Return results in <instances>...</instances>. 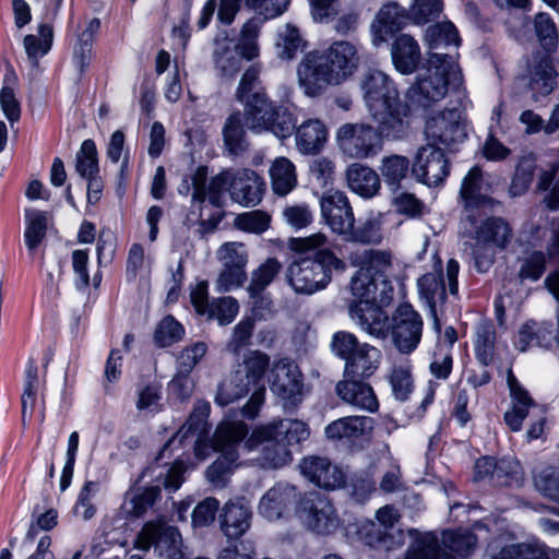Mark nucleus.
I'll list each match as a JSON object with an SVG mask.
<instances>
[{
    "label": "nucleus",
    "mask_w": 559,
    "mask_h": 559,
    "mask_svg": "<svg viewBox=\"0 0 559 559\" xmlns=\"http://www.w3.org/2000/svg\"><path fill=\"white\" fill-rule=\"evenodd\" d=\"M281 269L282 265L277 259L269 258L253 270L251 272L249 285L247 286V292L250 298H261L262 293L278 275Z\"/></svg>",
    "instance_id": "40"
},
{
    "label": "nucleus",
    "mask_w": 559,
    "mask_h": 559,
    "mask_svg": "<svg viewBox=\"0 0 559 559\" xmlns=\"http://www.w3.org/2000/svg\"><path fill=\"white\" fill-rule=\"evenodd\" d=\"M214 62L222 76L231 78L241 69V58L227 38L215 41Z\"/></svg>",
    "instance_id": "41"
},
{
    "label": "nucleus",
    "mask_w": 559,
    "mask_h": 559,
    "mask_svg": "<svg viewBox=\"0 0 559 559\" xmlns=\"http://www.w3.org/2000/svg\"><path fill=\"white\" fill-rule=\"evenodd\" d=\"M270 223L271 216L260 210L238 214L234 219L237 229L252 234L264 233L270 227Z\"/></svg>",
    "instance_id": "60"
},
{
    "label": "nucleus",
    "mask_w": 559,
    "mask_h": 559,
    "mask_svg": "<svg viewBox=\"0 0 559 559\" xmlns=\"http://www.w3.org/2000/svg\"><path fill=\"white\" fill-rule=\"evenodd\" d=\"M440 551L437 537L427 533L414 539L404 559H437L440 557Z\"/></svg>",
    "instance_id": "56"
},
{
    "label": "nucleus",
    "mask_w": 559,
    "mask_h": 559,
    "mask_svg": "<svg viewBox=\"0 0 559 559\" xmlns=\"http://www.w3.org/2000/svg\"><path fill=\"white\" fill-rule=\"evenodd\" d=\"M507 382L511 393L512 407L506 412L504 421L512 431H520L522 421L528 416L530 409L536 407V404L511 370L508 371Z\"/></svg>",
    "instance_id": "29"
},
{
    "label": "nucleus",
    "mask_w": 559,
    "mask_h": 559,
    "mask_svg": "<svg viewBox=\"0 0 559 559\" xmlns=\"http://www.w3.org/2000/svg\"><path fill=\"white\" fill-rule=\"evenodd\" d=\"M52 40L53 29L52 26L48 24H40L38 26V36L26 35L24 37V48L34 67L38 64V59L50 50Z\"/></svg>",
    "instance_id": "44"
},
{
    "label": "nucleus",
    "mask_w": 559,
    "mask_h": 559,
    "mask_svg": "<svg viewBox=\"0 0 559 559\" xmlns=\"http://www.w3.org/2000/svg\"><path fill=\"white\" fill-rule=\"evenodd\" d=\"M344 271L346 264L332 251L321 249L314 258H304L292 262L286 270L287 284L297 295H313L326 288L331 270Z\"/></svg>",
    "instance_id": "3"
},
{
    "label": "nucleus",
    "mask_w": 559,
    "mask_h": 559,
    "mask_svg": "<svg viewBox=\"0 0 559 559\" xmlns=\"http://www.w3.org/2000/svg\"><path fill=\"white\" fill-rule=\"evenodd\" d=\"M154 550L160 559H186L181 534L164 519L147 522L135 539V547Z\"/></svg>",
    "instance_id": "8"
},
{
    "label": "nucleus",
    "mask_w": 559,
    "mask_h": 559,
    "mask_svg": "<svg viewBox=\"0 0 559 559\" xmlns=\"http://www.w3.org/2000/svg\"><path fill=\"white\" fill-rule=\"evenodd\" d=\"M245 448L249 452H257L254 460L263 468H280L292 461L287 443L270 425L255 428L246 440Z\"/></svg>",
    "instance_id": "9"
},
{
    "label": "nucleus",
    "mask_w": 559,
    "mask_h": 559,
    "mask_svg": "<svg viewBox=\"0 0 559 559\" xmlns=\"http://www.w3.org/2000/svg\"><path fill=\"white\" fill-rule=\"evenodd\" d=\"M248 433L242 421L221 423L213 437V447L222 454L206 468L205 477L213 488H224L234 473L238 460L235 445Z\"/></svg>",
    "instance_id": "5"
},
{
    "label": "nucleus",
    "mask_w": 559,
    "mask_h": 559,
    "mask_svg": "<svg viewBox=\"0 0 559 559\" xmlns=\"http://www.w3.org/2000/svg\"><path fill=\"white\" fill-rule=\"evenodd\" d=\"M408 15L404 8L392 2L383 5L371 23L372 44L380 46L394 32L399 31Z\"/></svg>",
    "instance_id": "28"
},
{
    "label": "nucleus",
    "mask_w": 559,
    "mask_h": 559,
    "mask_svg": "<svg viewBox=\"0 0 559 559\" xmlns=\"http://www.w3.org/2000/svg\"><path fill=\"white\" fill-rule=\"evenodd\" d=\"M340 150L354 159H366L377 155L382 147L377 130L367 123H344L336 132Z\"/></svg>",
    "instance_id": "10"
},
{
    "label": "nucleus",
    "mask_w": 559,
    "mask_h": 559,
    "mask_svg": "<svg viewBox=\"0 0 559 559\" xmlns=\"http://www.w3.org/2000/svg\"><path fill=\"white\" fill-rule=\"evenodd\" d=\"M462 82L457 53L433 52L420 67L415 83L407 91V98L413 105L425 108L441 100L450 86L457 88Z\"/></svg>",
    "instance_id": "2"
},
{
    "label": "nucleus",
    "mask_w": 559,
    "mask_h": 559,
    "mask_svg": "<svg viewBox=\"0 0 559 559\" xmlns=\"http://www.w3.org/2000/svg\"><path fill=\"white\" fill-rule=\"evenodd\" d=\"M392 320L391 335L394 345L403 354L412 353L421 338L420 316L409 305H401Z\"/></svg>",
    "instance_id": "13"
},
{
    "label": "nucleus",
    "mask_w": 559,
    "mask_h": 559,
    "mask_svg": "<svg viewBox=\"0 0 559 559\" xmlns=\"http://www.w3.org/2000/svg\"><path fill=\"white\" fill-rule=\"evenodd\" d=\"M381 353L378 348L369 344H361L356 350L354 357L345 365L344 377L346 378H367L370 377L379 367Z\"/></svg>",
    "instance_id": "34"
},
{
    "label": "nucleus",
    "mask_w": 559,
    "mask_h": 559,
    "mask_svg": "<svg viewBox=\"0 0 559 559\" xmlns=\"http://www.w3.org/2000/svg\"><path fill=\"white\" fill-rule=\"evenodd\" d=\"M360 88L369 114H380L386 105L400 100L392 80L382 71L368 70L360 80Z\"/></svg>",
    "instance_id": "12"
},
{
    "label": "nucleus",
    "mask_w": 559,
    "mask_h": 559,
    "mask_svg": "<svg viewBox=\"0 0 559 559\" xmlns=\"http://www.w3.org/2000/svg\"><path fill=\"white\" fill-rule=\"evenodd\" d=\"M239 311L238 301L230 296L213 299L210 304V319H216L221 325H227L233 322Z\"/></svg>",
    "instance_id": "62"
},
{
    "label": "nucleus",
    "mask_w": 559,
    "mask_h": 559,
    "mask_svg": "<svg viewBox=\"0 0 559 559\" xmlns=\"http://www.w3.org/2000/svg\"><path fill=\"white\" fill-rule=\"evenodd\" d=\"M263 187L262 179L251 169L231 171L229 176L230 197L245 206H253L261 201Z\"/></svg>",
    "instance_id": "18"
},
{
    "label": "nucleus",
    "mask_w": 559,
    "mask_h": 559,
    "mask_svg": "<svg viewBox=\"0 0 559 559\" xmlns=\"http://www.w3.org/2000/svg\"><path fill=\"white\" fill-rule=\"evenodd\" d=\"M183 334L182 325L174 317L167 316L156 325L154 342L158 347H167L181 341Z\"/></svg>",
    "instance_id": "57"
},
{
    "label": "nucleus",
    "mask_w": 559,
    "mask_h": 559,
    "mask_svg": "<svg viewBox=\"0 0 559 559\" xmlns=\"http://www.w3.org/2000/svg\"><path fill=\"white\" fill-rule=\"evenodd\" d=\"M210 408L211 407L209 402L198 401L187 421L181 426L177 433L165 444V447L162 450V454L167 450V448L170 444L175 442H178L179 444H185L186 442L191 441L194 445L201 443L207 437V417L210 414Z\"/></svg>",
    "instance_id": "19"
},
{
    "label": "nucleus",
    "mask_w": 559,
    "mask_h": 559,
    "mask_svg": "<svg viewBox=\"0 0 559 559\" xmlns=\"http://www.w3.org/2000/svg\"><path fill=\"white\" fill-rule=\"evenodd\" d=\"M321 215L330 229L342 236L350 231L355 216L349 200L343 191L328 190L320 198Z\"/></svg>",
    "instance_id": "14"
},
{
    "label": "nucleus",
    "mask_w": 559,
    "mask_h": 559,
    "mask_svg": "<svg viewBox=\"0 0 559 559\" xmlns=\"http://www.w3.org/2000/svg\"><path fill=\"white\" fill-rule=\"evenodd\" d=\"M75 170L84 179L97 176L98 160L95 143L85 140L75 157Z\"/></svg>",
    "instance_id": "55"
},
{
    "label": "nucleus",
    "mask_w": 559,
    "mask_h": 559,
    "mask_svg": "<svg viewBox=\"0 0 559 559\" xmlns=\"http://www.w3.org/2000/svg\"><path fill=\"white\" fill-rule=\"evenodd\" d=\"M252 383L237 365L235 369L221 382L215 397L217 404L225 406L248 394Z\"/></svg>",
    "instance_id": "36"
},
{
    "label": "nucleus",
    "mask_w": 559,
    "mask_h": 559,
    "mask_svg": "<svg viewBox=\"0 0 559 559\" xmlns=\"http://www.w3.org/2000/svg\"><path fill=\"white\" fill-rule=\"evenodd\" d=\"M243 107L246 127L255 133L271 132L278 139H287L294 130L293 114L274 100L269 95L257 94L255 97L240 103Z\"/></svg>",
    "instance_id": "4"
},
{
    "label": "nucleus",
    "mask_w": 559,
    "mask_h": 559,
    "mask_svg": "<svg viewBox=\"0 0 559 559\" xmlns=\"http://www.w3.org/2000/svg\"><path fill=\"white\" fill-rule=\"evenodd\" d=\"M427 143L450 146L462 142L465 138V129L461 121V112L457 109L441 111L430 118L426 123Z\"/></svg>",
    "instance_id": "16"
},
{
    "label": "nucleus",
    "mask_w": 559,
    "mask_h": 559,
    "mask_svg": "<svg viewBox=\"0 0 559 559\" xmlns=\"http://www.w3.org/2000/svg\"><path fill=\"white\" fill-rule=\"evenodd\" d=\"M380 281L374 276L357 270L350 280V292L358 302L377 301V289Z\"/></svg>",
    "instance_id": "52"
},
{
    "label": "nucleus",
    "mask_w": 559,
    "mask_h": 559,
    "mask_svg": "<svg viewBox=\"0 0 559 559\" xmlns=\"http://www.w3.org/2000/svg\"><path fill=\"white\" fill-rule=\"evenodd\" d=\"M412 174L419 182L437 187L449 176L450 163L440 147L427 143L416 151Z\"/></svg>",
    "instance_id": "11"
},
{
    "label": "nucleus",
    "mask_w": 559,
    "mask_h": 559,
    "mask_svg": "<svg viewBox=\"0 0 559 559\" xmlns=\"http://www.w3.org/2000/svg\"><path fill=\"white\" fill-rule=\"evenodd\" d=\"M535 160L532 156H523L519 160L509 189L513 197L522 195L528 190L533 180Z\"/></svg>",
    "instance_id": "59"
},
{
    "label": "nucleus",
    "mask_w": 559,
    "mask_h": 559,
    "mask_svg": "<svg viewBox=\"0 0 559 559\" xmlns=\"http://www.w3.org/2000/svg\"><path fill=\"white\" fill-rule=\"evenodd\" d=\"M295 145L297 151L302 155L319 154L328 141V127L318 119L310 118L300 124H294Z\"/></svg>",
    "instance_id": "22"
},
{
    "label": "nucleus",
    "mask_w": 559,
    "mask_h": 559,
    "mask_svg": "<svg viewBox=\"0 0 559 559\" xmlns=\"http://www.w3.org/2000/svg\"><path fill=\"white\" fill-rule=\"evenodd\" d=\"M218 261L222 265L245 269L249 261V254L242 242L229 241L223 243L216 252Z\"/></svg>",
    "instance_id": "58"
},
{
    "label": "nucleus",
    "mask_w": 559,
    "mask_h": 559,
    "mask_svg": "<svg viewBox=\"0 0 559 559\" xmlns=\"http://www.w3.org/2000/svg\"><path fill=\"white\" fill-rule=\"evenodd\" d=\"M261 69L258 64L250 66L241 75L238 86L235 92V97L239 103L255 97L257 94H265L261 87L260 80Z\"/></svg>",
    "instance_id": "51"
},
{
    "label": "nucleus",
    "mask_w": 559,
    "mask_h": 559,
    "mask_svg": "<svg viewBox=\"0 0 559 559\" xmlns=\"http://www.w3.org/2000/svg\"><path fill=\"white\" fill-rule=\"evenodd\" d=\"M306 41L301 37L299 31L294 25L287 24L278 34L276 43L277 55L283 60L294 59L297 52L302 51Z\"/></svg>",
    "instance_id": "48"
},
{
    "label": "nucleus",
    "mask_w": 559,
    "mask_h": 559,
    "mask_svg": "<svg viewBox=\"0 0 559 559\" xmlns=\"http://www.w3.org/2000/svg\"><path fill=\"white\" fill-rule=\"evenodd\" d=\"M476 543V536L466 530L447 531L442 535L444 548L460 557L467 556L474 549Z\"/></svg>",
    "instance_id": "53"
},
{
    "label": "nucleus",
    "mask_w": 559,
    "mask_h": 559,
    "mask_svg": "<svg viewBox=\"0 0 559 559\" xmlns=\"http://www.w3.org/2000/svg\"><path fill=\"white\" fill-rule=\"evenodd\" d=\"M25 221L24 240L27 249L34 252L46 237L47 214L38 210L28 209L25 211Z\"/></svg>",
    "instance_id": "43"
},
{
    "label": "nucleus",
    "mask_w": 559,
    "mask_h": 559,
    "mask_svg": "<svg viewBox=\"0 0 559 559\" xmlns=\"http://www.w3.org/2000/svg\"><path fill=\"white\" fill-rule=\"evenodd\" d=\"M252 513L250 509L239 502H227L219 515L221 528L228 538H239L251 525Z\"/></svg>",
    "instance_id": "33"
},
{
    "label": "nucleus",
    "mask_w": 559,
    "mask_h": 559,
    "mask_svg": "<svg viewBox=\"0 0 559 559\" xmlns=\"http://www.w3.org/2000/svg\"><path fill=\"white\" fill-rule=\"evenodd\" d=\"M359 63L357 46L348 40H336L322 51L304 56L297 67L298 83L307 96L316 97L329 86L349 79Z\"/></svg>",
    "instance_id": "1"
},
{
    "label": "nucleus",
    "mask_w": 559,
    "mask_h": 559,
    "mask_svg": "<svg viewBox=\"0 0 559 559\" xmlns=\"http://www.w3.org/2000/svg\"><path fill=\"white\" fill-rule=\"evenodd\" d=\"M39 389V367L34 359H29L25 368L24 389L21 396L22 419L35 408L36 396Z\"/></svg>",
    "instance_id": "47"
},
{
    "label": "nucleus",
    "mask_w": 559,
    "mask_h": 559,
    "mask_svg": "<svg viewBox=\"0 0 559 559\" xmlns=\"http://www.w3.org/2000/svg\"><path fill=\"white\" fill-rule=\"evenodd\" d=\"M349 316L368 334L378 338L386 336L388 316L376 301L350 304Z\"/></svg>",
    "instance_id": "23"
},
{
    "label": "nucleus",
    "mask_w": 559,
    "mask_h": 559,
    "mask_svg": "<svg viewBox=\"0 0 559 559\" xmlns=\"http://www.w3.org/2000/svg\"><path fill=\"white\" fill-rule=\"evenodd\" d=\"M546 349H559V311L557 312V328L554 331L548 322L526 321L519 330L518 346L524 352L533 343Z\"/></svg>",
    "instance_id": "25"
},
{
    "label": "nucleus",
    "mask_w": 559,
    "mask_h": 559,
    "mask_svg": "<svg viewBox=\"0 0 559 559\" xmlns=\"http://www.w3.org/2000/svg\"><path fill=\"white\" fill-rule=\"evenodd\" d=\"M424 43L428 48L427 57L435 53H452L461 44L457 29L449 21L432 24L427 27Z\"/></svg>",
    "instance_id": "32"
},
{
    "label": "nucleus",
    "mask_w": 559,
    "mask_h": 559,
    "mask_svg": "<svg viewBox=\"0 0 559 559\" xmlns=\"http://www.w3.org/2000/svg\"><path fill=\"white\" fill-rule=\"evenodd\" d=\"M344 239L352 242L364 245H377L382 240L381 224L376 217H369L360 223L356 228L350 227V231L343 235Z\"/></svg>",
    "instance_id": "50"
},
{
    "label": "nucleus",
    "mask_w": 559,
    "mask_h": 559,
    "mask_svg": "<svg viewBox=\"0 0 559 559\" xmlns=\"http://www.w3.org/2000/svg\"><path fill=\"white\" fill-rule=\"evenodd\" d=\"M336 393L340 399L357 408L374 413L379 403L372 388L358 380V378H346L336 384Z\"/></svg>",
    "instance_id": "26"
},
{
    "label": "nucleus",
    "mask_w": 559,
    "mask_h": 559,
    "mask_svg": "<svg viewBox=\"0 0 559 559\" xmlns=\"http://www.w3.org/2000/svg\"><path fill=\"white\" fill-rule=\"evenodd\" d=\"M301 475L310 483L325 490H335L346 483L345 473L326 456H305L298 464Z\"/></svg>",
    "instance_id": "15"
},
{
    "label": "nucleus",
    "mask_w": 559,
    "mask_h": 559,
    "mask_svg": "<svg viewBox=\"0 0 559 559\" xmlns=\"http://www.w3.org/2000/svg\"><path fill=\"white\" fill-rule=\"evenodd\" d=\"M346 178L352 191L362 198H372L380 190L379 175L368 166L361 164L350 165L347 168Z\"/></svg>",
    "instance_id": "35"
},
{
    "label": "nucleus",
    "mask_w": 559,
    "mask_h": 559,
    "mask_svg": "<svg viewBox=\"0 0 559 559\" xmlns=\"http://www.w3.org/2000/svg\"><path fill=\"white\" fill-rule=\"evenodd\" d=\"M442 10V0H414L408 17L415 24L423 25L438 19Z\"/></svg>",
    "instance_id": "61"
},
{
    "label": "nucleus",
    "mask_w": 559,
    "mask_h": 559,
    "mask_svg": "<svg viewBox=\"0 0 559 559\" xmlns=\"http://www.w3.org/2000/svg\"><path fill=\"white\" fill-rule=\"evenodd\" d=\"M483 178L479 167H473L465 176L461 187V197L468 206H484L492 200L481 192Z\"/></svg>",
    "instance_id": "46"
},
{
    "label": "nucleus",
    "mask_w": 559,
    "mask_h": 559,
    "mask_svg": "<svg viewBox=\"0 0 559 559\" xmlns=\"http://www.w3.org/2000/svg\"><path fill=\"white\" fill-rule=\"evenodd\" d=\"M373 429V419L367 416H346L338 418L325 427V436L330 440L356 441Z\"/></svg>",
    "instance_id": "30"
},
{
    "label": "nucleus",
    "mask_w": 559,
    "mask_h": 559,
    "mask_svg": "<svg viewBox=\"0 0 559 559\" xmlns=\"http://www.w3.org/2000/svg\"><path fill=\"white\" fill-rule=\"evenodd\" d=\"M260 33V22L257 19H251L246 22L241 28L239 43L236 48L239 55L247 59L252 60L259 55V46L257 39Z\"/></svg>",
    "instance_id": "54"
},
{
    "label": "nucleus",
    "mask_w": 559,
    "mask_h": 559,
    "mask_svg": "<svg viewBox=\"0 0 559 559\" xmlns=\"http://www.w3.org/2000/svg\"><path fill=\"white\" fill-rule=\"evenodd\" d=\"M270 177L273 191L282 197L288 194L297 183L295 166L286 157H277L273 162Z\"/></svg>",
    "instance_id": "39"
},
{
    "label": "nucleus",
    "mask_w": 559,
    "mask_h": 559,
    "mask_svg": "<svg viewBox=\"0 0 559 559\" xmlns=\"http://www.w3.org/2000/svg\"><path fill=\"white\" fill-rule=\"evenodd\" d=\"M269 425L276 428L277 436L287 444L298 443L309 436L307 425L297 419H284Z\"/></svg>",
    "instance_id": "64"
},
{
    "label": "nucleus",
    "mask_w": 559,
    "mask_h": 559,
    "mask_svg": "<svg viewBox=\"0 0 559 559\" xmlns=\"http://www.w3.org/2000/svg\"><path fill=\"white\" fill-rule=\"evenodd\" d=\"M160 490L157 486L136 490L123 504L127 518H142L155 504Z\"/></svg>",
    "instance_id": "45"
},
{
    "label": "nucleus",
    "mask_w": 559,
    "mask_h": 559,
    "mask_svg": "<svg viewBox=\"0 0 559 559\" xmlns=\"http://www.w3.org/2000/svg\"><path fill=\"white\" fill-rule=\"evenodd\" d=\"M269 382L272 392L283 400H289L301 392V374L298 367L288 359L273 364Z\"/></svg>",
    "instance_id": "17"
},
{
    "label": "nucleus",
    "mask_w": 559,
    "mask_h": 559,
    "mask_svg": "<svg viewBox=\"0 0 559 559\" xmlns=\"http://www.w3.org/2000/svg\"><path fill=\"white\" fill-rule=\"evenodd\" d=\"M409 114L408 106L401 99L386 105L380 114L370 112L372 118L377 121V132L381 138L397 140L401 139L407 131Z\"/></svg>",
    "instance_id": "20"
},
{
    "label": "nucleus",
    "mask_w": 559,
    "mask_h": 559,
    "mask_svg": "<svg viewBox=\"0 0 559 559\" xmlns=\"http://www.w3.org/2000/svg\"><path fill=\"white\" fill-rule=\"evenodd\" d=\"M381 176L388 186L399 188L402 180L412 171L408 157L400 154L383 156L379 166Z\"/></svg>",
    "instance_id": "42"
},
{
    "label": "nucleus",
    "mask_w": 559,
    "mask_h": 559,
    "mask_svg": "<svg viewBox=\"0 0 559 559\" xmlns=\"http://www.w3.org/2000/svg\"><path fill=\"white\" fill-rule=\"evenodd\" d=\"M391 57L396 71L406 75L412 74L417 70L421 59L420 47L413 36L401 34L392 43Z\"/></svg>",
    "instance_id": "31"
},
{
    "label": "nucleus",
    "mask_w": 559,
    "mask_h": 559,
    "mask_svg": "<svg viewBox=\"0 0 559 559\" xmlns=\"http://www.w3.org/2000/svg\"><path fill=\"white\" fill-rule=\"evenodd\" d=\"M245 120L240 111L230 114L223 126V139L225 148L231 155H239L248 148L245 130Z\"/></svg>",
    "instance_id": "37"
},
{
    "label": "nucleus",
    "mask_w": 559,
    "mask_h": 559,
    "mask_svg": "<svg viewBox=\"0 0 559 559\" xmlns=\"http://www.w3.org/2000/svg\"><path fill=\"white\" fill-rule=\"evenodd\" d=\"M418 289L420 296L426 300L430 308V312L435 318V329L440 331V322L436 314V306L438 302H444L447 292L441 274L427 273L418 280Z\"/></svg>",
    "instance_id": "38"
},
{
    "label": "nucleus",
    "mask_w": 559,
    "mask_h": 559,
    "mask_svg": "<svg viewBox=\"0 0 559 559\" xmlns=\"http://www.w3.org/2000/svg\"><path fill=\"white\" fill-rule=\"evenodd\" d=\"M528 86L535 95L547 96L557 85L558 73L549 53H536L528 63Z\"/></svg>",
    "instance_id": "24"
},
{
    "label": "nucleus",
    "mask_w": 559,
    "mask_h": 559,
    "mask_svg": "<svg viewBox=\"0 0 559 559\" xmlns=\"http://www.w3.org/2000/svg\"><path fill=\"white\" fill-rule=\"evenodd\" d=\"M348 260L352 266L361 270L388 285L386 275L392 267V253L380 249H357L349 253Z\"/></svg>",
    "instance_id": "21"
},
{
    "label": "nucleus",
    "mask_w": 559,
    "mask_h": 559,
    "mask_svg": "<svg viewBox=\"0 0 559 559\" xmlns=\"http://www.w3.org/2000/svg\"><path fill=\"white\" fill-rule=\"evenodd\" d=\"M512 239V229L502 218L486 219L475 231L472 252L475 266L486 272L493 262L496 249H504Z\"/></svg>",
    "instance_id": "7"
},
{
    "label": "nucleus",
    "mask_w": 559,
    "mask_h": 559,
    "mask_svg": "<svg viewBox=\"0 0 559 559\" xmlns=\"http://www.w3.org/2000/svg\"><path fill=\"white\" fill-rule=\"evenodd\" d=\"M300 496L302 495L297 492L296 487L278 484L269 489L261 498L259 511L270 521L277 520L293 503L297 504Z\"/></svg>",
    "instance_id": "27"
},
{
    "label": "nucleus",
    "mask_w": 559,
    "mask_h": 559,
    "mask_svg": "<svg viewBox=\"0 0 559 559\" xmlns=\"http://www.w3.org/2000/svg\"><path fill=\"white\" fill-rule=\"evenodd\" d=\"M535 33L542 46L547 50L555 49L558 44L557 27L552 19L546 13H538L534 19Z\"/></svg>",
    "instance_id": "63"
},
{
    "label": "nucleus",
    "mask_w": 559,
    "mask_h": 559,
    "mask_svg": "<svg viewBox=\"0 0 559 559\" xmlns=\"http://www.w3.org/2000/svg\"><path fill=\"white\" fill-rule=\"evenodd\" d=\"M295 511L305 528L316 536H332L343 527V520L333 501L320 492L302 493Z\"/></svg>",
    "instance_id": "6"
},
{
    "label": "nucleus",
    "mask_w": 559,
    "mask_h": 559,
    "mask_svg": "<svg viewBox=\"0 0 559 559\" xmlns=\"http://www.w3.org/2000/svg\"><path fill=\"white\" fill-rule=\"evenodd\" d=\"M238 366L252 385L258 386L270 367V357L261 350H250Z\"/></svg>",
    "instance_id": "49"
}]
</instances>
